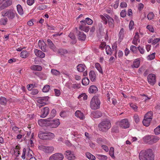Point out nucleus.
Masks as SVG:
<instances>
[{
    "label": "nucleus",
    "mask_w": 160,
    "mask_h": 160,
    "mask_svg": "<svg viewBox=\"0 0 160 160\" xmlns=\"http://www.w3.org/2000/svg\"><path fill=\"white\" fill-rule=\"evenodd\" d=\"M149 118L144 117V119L142 121V123L144 126L148 127L150 123L152 121L151 118Z\"/></svg>",
    "instance_id": "aec40b11"
},
{
    "label": "nucleus",
    "mask_w": 160,
    "mask_h": 160,
    "mask_svg": "<svg viewBox=\"0 0 160 160\" xmlns=\"http://www.w3.org/2000/svg\"><path fill=\"white\" fill-rule=\"evenodd\" d=\"M38 45L40 48L44 52H46L47 51L46 49V45L44 41L39 40L38 42Z\"/></svg>",
    "instance_id": "4468645a"
},
{
    "label": "nucleus",
    "mask_w": 160,
    "mask_h": 160,
    "mask_svg": "<svg viewBox=\"0 0 160 160\" xmlns=\"http://www.w3.org/2000/svg\"><path fill=\"white\" fill-rule=\"evenodd\" d=\"M120 126L123 128H127L129 127L130 124L127 119L121 120L119 124Z\"/></svg>",
    "instance_id": "f8f14e48"
},
{
    "label": "nucleus",
    "mask_w": 160,
    "mask_h": 160,
    "mask_svg": "<svg viewBox=\"0 0 160 160\" xmlns=\"http://www.w3.org/2000/svg\"><path fill=\"white\" fill-rule=\"evenodd\" d=\"M82 85L86 86L89 83V80L87 78H84L82 80Z\"/></svg>",
    "instance_id": "a19ab883"
},
{
    "label": "nucleus",
    "mask_w": 160,
    "mask_h": 160,
    "mask_svg": "<svg viewBox=\"0 0 160 160\" xmlns=\"http://www.w3.org/2000/svg\"><path fill=\"white\" fill-rule=\"evenodd\" d=\"M20 148L19 146L17 145L15 147L13 148L14 152L12 155V159H16L20 154L19 149Z\"/></svg>",
    "instance_id": "9d476101"
},
{
    "label": "nucleus",
    "mask_w": 160,
    "mask_h": 160,
    "mask_svg": "<svg viewBox=\"0 0 160 160\" xmlns=\"http://www.w3.org/2000/svg\"><path fill=\"white\" fill-rule=\"evenodd\" d=\"M60 124L59 120L56 119L53 120H49L48 119V125L52 128H56Z\"/></svg>",
    "instance_id": "39448f33"
},
{
    "label": "nucleus",
    "mask_w": 160,
    "mask_h": 160,
    "mask_svg": "<svg viewBox=\"0 0 160 160\" xmlns=\"http://www.w3.org/2000/svg\"><path fill=\"white\" fill-rule=\"evenodd\" d=\"M130 50L133 53H136L137 51V48L135 46L131 45L130 47Z\"/></svg>",
    "instance_id": "603ef678"
},
{
    "label": "nucleus",
    "mask_w": 160,
    "mask_h": 160,
    "mask_svg": "<svg viewBox=\"0 0 160 160\" xmlns=\"http://www.w3.org/2000/svg\"><path fill=\"white\" fill-rule=\"evenodd\" d=\"M60 115L61 117L64 118L67 117L68 115V114L67 111H62L60 112Z\"/></svg>",
    "instance_id": "49530a36"
},
{
    "label": "nucleus",
    "mask_w": 160,
    "mask_h": 160,
    "mask_svg": "<svg viewBox=\"0 0 160 160\" xmlns=\"http://www.w3.org/2000/svg\"><path fill=\"white\" fill-rule=\"evenodd\" d=\"M150 31L152 32H154V29L153 26L151 25H148L146 27Z\"/></svg>",
    "instance_id": "0e129e2a"
},
{
    "label": "nucleus",
    "mask_w": 160,
    "mask_h": 160,
    "mask_svg": "<svg viewBox=\"0 0 160 160\" xmlns=\"http://www.w3.org/2000/svg\"><path fill=\"white\" fill-rule=\"evenodd\" d=\"M51 72L53 75L55 76H59L60 74V72L56 69H52L51 70Z\"/></svg>",
    "instance_id": "de8ad7c7"
},
{
    "label": "nucleus",
    "mask_w": 160,
    "mask_h": 160,
    "mask_svg": "<svg viewBox=\"0 0 160 160\" xmlns=\"http://www.w3.org/2000/svg\"><path fill=\"white\" fill-rule=\"evenodd\" d=\"M108 21L109 27L112 28H113L114 26V20L113 19L111 18L108 20Z\"/></svg>",
    "instance_id": "2f4dec72"
},
{
    "label": "nucleus",
    "mask_w": 160,
    "mask_h": 160,
    "mask_svg": "<svg viewBox=\"0 0 160 160\" xmlns=\"http://www.w3.org/2000/svg\"><path fill=\"white\" fill-rule=\"evenodd\" d=\"M98 91L97 87L94 85L91 86L89 88L88 91L90 93H95Z\"/></svg>",
    "instance_id": "b1692460"
},
{
    "label": "nucleus",
    "mask_w": 160,
    "mask_h": 160,
    "mask_svg": "<svg viewBox=\"0 0 160 160\" xmlns=\"http://www.w3.org/2000/svg\"><path fill=\"white\" fill-rule=\"evenodd\" d=\"M19 129V128L16 126H14L12 128L13 131L17 134H18L19 132L20 131Z\"/></svg>",
    "instance_id": "69168bd1"
},
{
    "label": "nucleus",
    "mask_w": 160,
    "mask_h": 160,
    "mask_svg": "<svg viewBox=\"0 0 160 160\" xmlns=\"http://www.w3.org/2000/svg\"><path fill=\"white\" fill-rule=\"evenodd\" d=\"M48 97H44L39 98L37 101V106L39 108H41L42 106L46 104V102L48 101Z\"/></svg>",
    "instance_id": "20e7f679"
},
{
    "label": "nucleus",
    "mask_w": 160,
    "mask_h": 160,
    "mask_svg": "<svg viewBox=\"0 0 160 160\" xmlns=\"http://www.w3.org/2000/svg\"><path fill=\"white\" fill-rule=\"evenodd\" d=\"M8 21L7 18H1L0 20V24L1 25H5Z\"/></svg>",
    "instance_id": "a18cd8bd"
},
{
    "label": "nucleus",
    "mask_w": 160,
    "mask_h": 160,
    "mask_svg": "<svg viewBox=\"0 0 160 160\" xmlns=\"http://www.w3.org/2000/svg\"><path fill=\"white\" fill-rule=\"evenodd\" d=\"M75 115L77 117L81 120L85 118L83 113L79 110H77L76 111Z\"/></svg>",
    "instance_id": "f3484780"
},
{
    "label": "nucleus",
    "mask_w": 160,
    "mask_h": 160,
    "mask_svg": "<svg viewBox=\"0 0 160 160\" xmlns=\"http://www.w3.org/2000/svg\"><path fill=\"white\" fill-rule=\"evenodd\" d=\"M17 15L18 14L15 10L12 9L11 10V20L15 19Z\"/></svg>",
    "instance_id": "79ce46f5"
},
{
    "label": "nucleus",
    "mask_w": 160,
    "mask_h": 160,
    "mask_svg": "<svg viewBox=\"0 0 160 160\" xmlns=\"http://www.w3.org/2000/svg\"><path fill=\"white\" fill-rule=\"evenodd\" d=\"M148 82L151 85H153L156 82V77L155 74H150L148 75Z\"/></svg>",
    "instance_id": "1a4fd4ad"
},
{
    "label": "nucleus",
    "mask_w": 160,
    "mask_h": 160,
    "mask_svg": "<svg viewBox=\"0 0 160 160\" xmlns=\"http://www.w3.org/2000/svg\"><path fill=\"white\" fill-rule=\"evenodd\" d=\"M100 18L102 19V22L104 24H106L108 23L107 19L103 15H101L100 16Z\"/></svg>",
    "instance_id": "4d7b16f0"
},
{
    "label": "nucleus",
    "mask_w": 160,
    "mask_h": 160,
    "mask_svg": "<svg viewBox=\"0 0 160 160\" xmlns=\"http://www.w3.org/2000/svg\"><path fill=\"white\" fill-rule=\"evenodd\" d=\"M79 28L82 31L88 32L89 30V26H86V22L85 20H82L80 21V24Z\"/></svg>",
    "instance_id": "6e6552de"
},
{
    "label": "nucleus",
    "mask_w": 160,
    "mask_h": 160,
    "mask_svg": "<svg viewBox=\"0 0 160 160\" xmlns=\"http://www.w3.org/2000/svg\"><path fill=\"white\" fill-rule=\"evenodd\" d=\"M78 36V39L80 40L84 41L86 38V36L83 32L79 31Z\"/></svg>",
    "instance_id": "a211bd4d"
},
{
    "label": "nucleus",
    "mask_w": 160,
    "mask_h": 160,
    "mask_svg": "<svg viewBox=\"0 0 160 160\" xmlns=\"http://www.w3.org/2000/svg\"><path fill=\"white\" fill-rule=\"evenodd\" d=\"M100 101L97 96H94L91 99L90 106L91 108L93 110H96L100 108Z\"/></svg>",
    "instance_id": "7ed1b4c3"
},
{
    "label": "nucleus",
    "mask_w": 160,
    "mask_h": 160,
    "mask_svg": "<svg viewBox=\"0 0 160 160\" xmlns=\"http://www.w3.org/2000/svg\"><path fill=\"white\" fill-rule=\"evenodd\" d=\"M55 137L54 133L49 132H47L46 135V140H51Z\"/></svg>",
    "instance_id": "412c9836"
},
{
    "label": "nucleus",
    "mask_w": 160,
    "mask_h": 160,
    "mask_svg": "<svg viewBox=\"0 0 160 160\" xmlns=\"http://www.w3.org/2000/svg\"><path fill=\"white\" fill-rule=\"evenodd\" d=\"M29 55V53L26 50L22 51L20 53V57L24 58H27Z\"/></svg>",
    "instance_id": "7c9ffc66"
},
{
    "label": "nucleus",
    "mask_w": 160,
    "mask_h": 160,
    "mask_svg": "<svg viewBox=\"0 0 160 160\" xmlns=\"http://www.w3.org/2000/svg\"><path fill=\"white\" fill-rule=\"evenodd\" d=\"M95 66L96 68L100 73L102 74L103 73L102 69L101 67V66L99 63L98 62L96 63L95 64Z\"/></svg>",
    "instance_id": "f704fd0d"
},
{
    "label": "nucleus",
    "mask_w": 160,
    "mask_h": 160,
    "mask_svg": "<svg viewBox=\"0 0 160 160\" xmlns=\"http://www.w3.org/2000/svg\"><path fill=\"white\" fill-rule=\"evenodd\" d=\"M86 157L90 160H95L96 159L95 157L89 152H86Z\"/></svg>",
    "instance_id": "c9c22d12"
},
{
    "label": "nucleus",
    "mask_w": 160,
    "mask_h": 160,
    "mask_svg": "<svg viewBox=\"0 0 160 160\" xmlns=\"http://www.w3.org/2000/svg\"><path fill=\"white\" fill-rule=\"evenodd\" d=\"M154 155L152 149H148L146 150H142L139 155L140 160H154Z\"/></svg>",
    "instance_id": "f257e3e1"
},
{
    "label": "nucleus",
    "mask_w": 160,
    "mask_h": 160,
    "mask_svg": "<svg viewBox=\"0 0 160 160\" xmlns=\"http://www.w3.org/2000/svg\"><path fill=\"white\" fill-rule=\"evenodd\" d=\"M130 106L134 111H137L138 110V107L135 104L132 103H130Z\"/></svg>",
    "instance_id": "bf43d9fd"
},
{
    "label": "nucleus",
    "mask_w": 160,
    "mask_h": 160,
    "mask_svg": "<svg viewBox=\"0 0 160 160\" xmlns=\"http://www.w3.org/2000/svg\"><path fill=\"white\" fill-rule=\"evenodd\" d=\"M155 52H154L149 55L148 57V59L150 60L153 59L155 58Z\"/></svg>",
    "instance_id": "13d9d810"
},
{
    "label": "nucleus",
    "mask_w": 160,
    "mask_h": 160,
    "mask_svg": "<svg viewBox=\"0 0 160 160\" xmlns=\"http://www.w3.org/2000/svg\"><path fill=\"white\" fill-rule=\"evenodd\" d=\"M72 134L74 136V137L73 138H75L74 139H75L76 141L77 140L78 138H80L82 136V135L80 134H78V132H77V131L72 132Z\"/></svg>",
    "instance_id": "c756f323"
},
{
    "label": "nucleus",
    "mask_w": 160,
    "mask_h": 160,
    "mask_svg": "<svg viewBox=\"0 0 160 160\" xmlns=\"http://www.w3.org/2000/svg\"><path fill=\"white\" fill-rule=\"evenodd\" d=\"M124 29L122 28L119 33L118 37L119 40L121 41L123 39L124 37Z\"/></svg>",
    "instance_id": "72a5a7b5"
},
{
    "label": "nucleus",
    "mask_w": 160,
    "mask_h": 160,
    "mask_svg": "<svg viewBox=\"0 0 160 160\" xmlns=\"http://www.w3.org/2000/svg\"><path fill=\"white\" fill-rule=\"evenodd\" d=\"M64 154L66 158L69 160H73L76 158V157L74 153L71 151H66L65 152Z\"/></svg>",
    "instance_id": "9b49d317"
},
{
    "label": "nucleus",
    "mask_w": 160,
    "mask_h": 160,
    "mask_svg": "<svg viewBox=\"0 0 160 160\" xmlns=\"http://www.w3.org/2000/svg\"><path fill=\"white\" fill-rule=\"evenodd\" d=\"M39 148L46 153L52 152L54 150V148L52 146H48L44 145L39 146Z\"/></svg>",
    "instance_id": "423d86ee"
},
{
    "label": "nucleus",
    "mask_w": 160,
    "mask_h": 160,
    "mask_svg": "<svg viewBox=\"0 0 160 160\" xmlns=\"http://www.w3.org/2000/svg\"><path fill=\"white\" fill-rule=\"evenodd\" d=\"M96 157L100 160H107L108 158L106 156L102 154H96Z\"/></svg>",
    "instance_id": "e433bc0d"
},
{
    "label": "nucleus",
    "mask_w": 160,
    "mask_h": 160,
    "mask_svg": "<svg viewBox=\"0 0 160 160\" xmlns=\"http://www.w3.org/2000/svg\"><path fill=\"white\" fill-rule=\"evenodd\" d=\"M140 61L139 60L136 59L133 62V64L132 65V67L133 68H138L139 66Z\"/></svg>",
    "instance_id": "ea45409f"
},
{
    "label": "nucleus",
    "mask_w": 160,
    "mask_h": 160,
    "mask_svg": "<svg viewBox=\"0 0 160 160\" xmlns=\"http://www.w3.org/2000/svg\"><path fill=\"white\" fill-rule=\"evenodd\" d=\"M89 75L91 80L92 82L94 81L96 78V75L94 72L93 71H91L89 72Z\"/></svg>",
    "instance_id": "cd10ccee"
},
{
    "label": "nucleus",
    "mask_w": 160,
    "mask_h": 160,
    "mask_svg": "<svg viewBox=\"0 0 160 160\" xmlns=\"http://www.w3.org/2000/svg\"><path fill=\"white\" fill-rule=\"evenodd\" d=\"M134 121L136 123H138L140 121L139 116L137 114H135L134 116Z\"/></svg>",
    "instance_id": "680f3d73"
},
{
    "label": "nucleus",
    "mask_w": 160,
    "mask_h": 160,
    "mask_svg": "<svg viewBox=\"0 0 160 160\" xmlns=\"http://www.w3.org/2000/svg\"><path fill=\"white\" fill-rule=\"evenodd\" d=\"M64 156L62 154L56 153L52 155L49 158V160H62Z\"/></svg>",
    "instance_id": "0eeeda50"
},
{
    "label": "nucleus",
    "mask_w": 160,
    "mask_h": 160,
    "mask_svg": "<svg viewBox=\"0 0 160 160\" xmlns=\"http://www.w3.org/2000/svg\"><path fill=\"white\" fill-rule=\"evenodd\" d=\"M160 138L158 137L157 136H155L152 137L151 138L150 141L151 142V143L152 144L155 143L158 141Z\"/></svg>",
    "instance_id": "473e14b6"
},
{
    "label": "nucleus",
    "mask_w": 160,
    "mask_h": 160,
    "mask_svg": "<svg viewBox=\"0 0 160 160\" xmlns=\"http://www.w3.org/2000/svg\"><path fill=\"white\" fill-rule=\"evenodd\" d=\"M47 6L44 4H42L39 6L38 7V9L39 10H43L46 9Z\"/></svg>",
    "instance_id": "338daca9"
},
{
    "label": "nucleus",
    "mask_w": 160,
    "mask_h": 160,
    "mask_svg": "<svg viewBox=\"0 0 160 160\" xmlns=\"http://www.w3.org/2000/svg\"><path fill=\"white\" fill-rule=\"evenodd\" d=\"M92 115L94 118H98L102 116V113L100 111H97L92 112Z\"/></svg>",
    "instance_id": "c85d7f7f"
},
{
    "label": "nucleus",
    "mask_w": 160,
    "mask_h": 160,
    "mask_svg": "<svg viewBox=\"0 0 160 160\" xmlns=\"http://www.w3.org/2000/svg\"><path fill=\"white\" fill-rule=\"evenodd\" d=\"M34 51L35 55L38 57L43 58L45 57V54L40 50L35 49Z\"/></svg>",
    "instance_id": "2eb2a0df"
},
{
    "label": "nucleus",
    "mask_w": 160,
    "mask_h": 160,
    "mask_svg": "<svg viewBox=\"0 0 160 160\" xmlns=\"http://www.w3.org/2000/svg\"><path fill=\"white\" fill-rule=\"evenodd\" d=\"M154 15L153 12H150L149 13L147 16L148 20H150L152 19L153 18Z\"/></svg>",
    "instance_id": "e2e57ef3"
},
{
    "label": "nucleus",
    "mask_w": 160,
    "mask_h": 160,
    "mask_svg": "<svg viewBox=\"0 0 160 160\" xmlns=\"http://www.w3.org/2000/svg\"><path fill=\"white\" fill-rule=\"evenodd\" d=\"M7 102L6 98L1 97L0 98V104L1 105H5Z\"/></svg>",
    "instance_id": "3c124183"
},
{
    "label": "nucleus",
    "mask_w": 160,
    "mask_h": 160,
    "mask_svg": "<svg viewBox=\"0 0 160 160\" xmlns=\"http://www.w3.org/2000/svg\"><path fill=\"white\" fill-rule=\"evenodd\" d=\"M10 5V0H8L4 2L0 7V10H1Z\"/></svg>",
    "instance_id": "a878e982"
},
{
    "label": "nucleus",
    "mask_w": 160,
    "mask_h": 160,
    "mask_svg": "<svg viewBox=\"0 0 160 160\" xmlns=\"http://www.w3.org/2000/svg\"><path fill=\"white\" fill-rule=\"evenodd\" d=\"M56 110L54 109H52L50 113V115L51 116V118H52L53 117H54L56 115Z\"/></svg>",
    "instance_id": "774afa93"
},
{
    "label": "nucleus",
    "mask_w": 160,
    "mask_h": 160,
    "mask_svg": "<svg viewBox=\"0 0 160 160\" xmlns=\"http://www.w3.org/2000/svg\"><path fill=\"white\" fill-rule=\"evenodd\" d=\"M114 148L113 147H111L110 148L109 152L110 155L112 158H115V156H114Z\"/></svg>",
    "instance_id": "8fccbe9b"
},
{
    "label": "nucleus",
    "mask_w": 160,
    "mask_h": 160,
    "mask_svg": "<svg viewBox=\"0 0 160 160\" xmlns=\"http://www.w3.org/2000/svg\"><path fill=\"white\" fill-rule=\"evenodd\" d=\"M85 20L86 22V23L88 25H92L93 23L92 20L88 18H86Z\"/></svg>",
    "instance_id": "6e6d98bb"
},
{
    "label": "nucleus",
    "mask_w": 160,
    "mask_h": 160,
    "mask_svg": "<svg viewBox=\"0 0 160 160\" xmlns=\"http://www.w3.org/2000/svg\"><path fill=\"white\" fill-rule=\"evenodd\" d=\"M30 68L32 70L38 71H41L42 69V67L38 65H32L30 67Z\"/></svg>",
    "instance_id": "6ab92c4d"
},
{
    "label": "nucleus",
    "mask_w": 160,
    "mask_h": 160,
    "mask_svg": "<svg viewBox=\"0 0 160 160\" xmlns=\"http://www.w3.org/2000/svg\"><path fill=\"white\" fill-rule=\"evenodd\" d=\"M50 89V86L49 85H46L43 88L42 90L43 92H47Z\"/></svg>",
    "instance_id": "09e8293b"
},
{
    "label": "nucleus",
    "mask_w": 160,
    "mask_h": 160,
    "mask_svg": "<svg viewBox=\"0 0 160 160\" xmlns=\"http://www.w3.org/2000/svg\"><path fill=\"white\" fill-rule=\"evenodd\" d=\"M46 134H47V132L40 131L39 132L38 136L39 138L41 139L46 140Z\"/></svg>",
    "instance_id": "393cba45"
},
{
    "label": "nucleus",
    "mask_w": 160,
    "mask_h": 160,
    "mask_svg": "<svg viewBox=\"0 0 160 160\" xmlns=\"http://www.w3.org/2000/svg\"><path fill=\"white\" fill-rule=\"evenodd\" d=\"M106 53L108 55H111L112 53V50L109 45H107L105 48Z\"/></svg>",
    "instance_id": "37998d69"
},
{
    "label": "nucleus",
    "mask_w": 160,
    "mask_h": 160,
    "mask_svg": "<svg viewBox=\"0 0 160 160\" xmlns=\"http://www.w3.org/2000/svg\"><path fill=\"white\" fill-rule=\"evenodd\" d=\"M48 118L47 119H40L38 121V124L41 127L46 126L48 124Z\"/></svg>",
    "instance_id": "dca6fc26"
},
{
    "label": "nucleus",
    "mask_w": 160,
    "mask_h": 160,
    "mask_svg": "<svg viewBox=\"0 0 160 160\" xmlns=\"http://www.w3.org/2000/svg\"><path fill=\"white\" fill-rule=\"evenodd\" d=\"M81 86L80 84H74L72 85L71 88L74 89H77L80 88Z\"/></svg>",
    "instance_id": "864d4df0"
},
{
    "label": "nucleus",
    "mask_w": 160,
    "mask_h": 160,
    "mask_svg": "<svg viewBox=\"0 0 160 160\" xmlns=\"http://www.w3.org/2000/svg\"><path fill=\"white\" fill-rule=\"evenodd\" d=\"M154 132L156 135H158L160 133V124L154 129Z\"/></svg>",
    "instance_id": "5fc2aeb1"
},
{
    "label": "nucleus",
    "mask_w": 160,
    "mask_h": 160,
    "mask_svg": "<svg viewBox=\"0 0 160 160\" xmlns=\"http://www.w3.org/2000/svg\"><path fill=\"white\" fill-rule=\"evenodd\" d=\"M17 8L18 13L20 15H22L23 13V12L21 6L20 4H18L17 6Z\"/></svg>",
    "instance_id": "4c0bfd02"
},
{
    "label": "nucleus",
    "mask_w": 160,
    "mask_h": 160,
    "mask_svg": "<svg viewBox=\"0 0 160 160\" xmlns=\"http://www.w3.org/2000/svg\"><path fill=\"white\" fill-rule=\"evenodd\" d=\"M27 154H26V158L27 159H29L30 158L33 157L32 155L33 154V152L32 150L30 149L29 148H27Z\"/></svg>",
    "instance_id": "5701e85b"
},
{
    "label": "nucleus",
    "mask_w": 160,
    "mask_h": 160,
    "mask_svg": "<svg viewBox=\"0 0 160 160\" xmlns=\"http://www.w3.org/2000/svg\"><path fill=\"white\" fill-rule=\"evenodd\" d=\"M153 115V112L152 111H149L145 114L144 117L147 118H151L152 120Z\"/></svg>",
    "instance_id": "c03bdc74"
},
{
    "label": "nucleus",
    "mask_w": 160,
    "mask_h": 160,
    "mask_svg": "<svg viewBox=\"0 0 160 160\" xmlns=\"http://www.w3.org/2000/svg\"><path fill=\"white\" fill-rule=\"evenodd\" d=\"M138 48L141 54H144V53L145 52V50L144 48H143L142 47H141L140 46H139L138 47Z\"/></svg>",
    "instance_id": "052dcab7"
},
{
    "label": "nucleus",
    "mask_w": 160,
    "mask_h": 160,
    "mask_svg": "<svg viewBox=\"0 0 160 160\" xmlns=\"http://www.w3.org/2000/svg\"><path fill=\"white\" fill-rule=\"evenodd\" d=\"M86 67L84 64H79L77 66V69L78 71L80 72H82L85 70Z\"/></svg>",
    "instance_id": "bb28decb"
},
{
    "label": "nucleus",
    "mask_w": 160,
    "mask_h": 160,
    "mask_svg": "<svg viewBox=\"0 0 160 160\" xmlns=\"http://www.w3.org/2000/svg\"><path fill=\"white\" fill-rule=\"evenodd\" d=\"M49 112V109L48 107H46L43 108L41 111L40 117L44 118L46 117Z\"/></svg>",
    "instance_id": "ddd939ff"
},
{
    "label": "nucleus",
    "mask_w": 160,
    "mask_h": 160,
    "mask_svg": "<svg viewBox=\"0 0 160 160\" xmlns=\"http://www.w3.org/2000/svg\"><path fill=\"white\" fill-rule=\"evenodd\" d=\"M99 130L103 132H106L111 127V124L109 120H104L98 124Z\"/></svg>",
    "instance_id": "f03ea898"
},
{
    "label": "nucleus",
    "mask_w": 160,
    "mask_h": 160,
    "mask_svg": "<svg viewBox=\"0 0 160 160\" xmlns=\"http://www.w3.org/2000/svg\"><path fill=\"white\" fill-rule=\"evenodd\" d=\"M34 74L42 79H45L46 78V75L42 72H35Z\"/></svg>",
    "instance_id": "4be33fe9"
},
{
    "label": "nucleus",
    "mask_w": 160,
    "mask_h": 160,
    "mask_svg": "<svg viewBox=\"0 0 160 160\" xmlns=\"http://www.w3.org/2000/svg\"><path fill=\"white\" fill-rule=\"evenodd\" d=\"M97 142L98 144H100L101 146L103 144H105L106 140L104 138H98L97 140Z\"/></svg>",
    "instance_id": "58836bf2"
}]
</instances>
